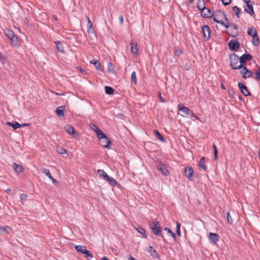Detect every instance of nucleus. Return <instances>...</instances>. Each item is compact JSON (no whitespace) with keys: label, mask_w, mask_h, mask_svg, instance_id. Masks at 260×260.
I'll list each match as a JSON object with an SVG mask.
<instances>
[{"label":"nucleus","mask_w":260,"mask_h":260,"mask_svg":"<svg viewBox=\"0 0 260 260\" xmlns=\"http://www.w3.org/2000/svg\"><path fill=\"white\" fill-rule=\"evenodd\" d=\"M213 19L215 22L224 26L226 28H228L230 26L228 18L224 12L218 11L213 16Z\"/></svg>","instance_id":"f257e3e1"},{"label":"nucleus","mask_w":260,"mask_h":260,"mask_svg":"<svg viewBox=\"0 0 260 260\" xmlns=\"http://www.w3.org/2000/svg\"><path fill=\"white\" fill-rule=\"evenodd\" d=\"M230 66L233 70H239L242 67L239 57L235 53L230 56Z\"/></svg>","instance_id":"f03ea898"},{"label":"nucleus","mask_w":260,"mask_h":260,"mask_svg":"<svg viewBox=\"0 0 260 260\" xmlns=\"http://www.w3.org/2000/svg\"><path fill=\"white\" fill-rule=\"evenodd\" d=\"M98 173L104 180L107 181L111 186H116L117 184V181L113 178L109 177L104 170H98Z\"/></svg>","instance_id":"7ed1b4c3"},{"label":"nucleus","mask_w":260,"mask_h":260,"mask_svg":"<svg viewBox=\"0 0 260 260\" xmlns=\"http://www.w3.org/2000/svg\"><path fill=\"white\" fill-rule=\"evenodd\" d=\"M96 135L98 138L101 140V142H104L105 140L106 144H103V146L105 148L109 149L110 148V145L111 144V141L108 139L106 134H105L101 129L98 131Z\"/></svg>","instance_id":"20e7f679"},{"label":"nucleus","mask_w":260,"mask_h":260,"mask_svg":"<svg viewBox=\"0 0 260 260\" xmlns=\"http://www.w3.org/2000/svg\"><path fill=\"white\" fill-rule=\"evenodd\" d=\"M152 226L151 229L153 233L156 235L160 236L163 239H164V236L161 234V228L159 223L156 219L152 220Z\"/></svg>","instance_id":"39448f33"},{"label":"nucleus","mask_w":260,"mask_h":260,"mask_svg":"<svg viewBox=\"0 0 260 260\" xmlns=\"http://www.w3.org/2000/svg\"><path fill=\"white\" fill-rule=\"evenodd\" d=\"M5 35L8 37L11 42V43L14 46H16L18 44V38L14 32L11 30H6L5 31Z\"/></svg>","instance_id":"423d86ee"},{"label":"nucleus","mask_w":260,"mask_h":260,"mask_svg":"<svg viewBox=\"0 0 260 260\" xmlns=\"http://www.w3.org/2000/svg\"><path fill=\"white\" fill-rule=\"evenodd\" d=\"M75 248L78 252L86 254L87 257H92V254L90 251L87 250L85 246L83 245H76Z\"/></svg>","instance_id":"0eeeda50"},{"label":"nucleus","mask_w":260,"mask_h":260,"mask_svg":"<svg viewBox=\"0 0 260 260\" xmlns=\"http://www.w3.org/2000/svg\"><path fill=\"white\" fill-rule=\"evenodd\" d=\"M229 49L232 51H238L240 47V43L237 40H232L228 43Z\"/></svg>","instance_id":"6e6552de"},{"label":"nucleus","mask_w":260,"mask_h":260,"mask_svg":"<svg viewBox=\"0 0 260 260\" xmlns=\"http://www.w3.org/2000/svg\"><path fill=\"white\" fill-rule=\"evenodd\" d=\"M246 6H244V11L249 13L251 16L254 14L252 3L250 1H244Z\"/></svg>","instance_id":"1a4fd4ad"},{"label":"nucleus","mask_w":260,"mask_h":260,"mask_svg":"<svg viewBox=\"0 0 260 260\" xmlns=\"http://www.w3.org/2000/svg\"><path fill=\"white\" fill-rule=\"evenodd\" d=\"M208 238L210 243L216 244L217 242L219 241V236L218 234L213 233L209 234Z\"/></svg>","instance_id":"9d476101"},{"label":"nucleus","mask_w":260,"mask_h":260,"mask_svg":"<svg viewBox=\"0 0 260 260\" xmlns=\"http://www.w3.org/2000/svg\"><path fill=\"white\" fill-rule=\"evenodd\" d=\"M157 169L162 173V175L165 176H168L169 175V172L167 166L161 162H159L157 165Z\"/></svg>","instance_id":"9b49d317"},{"label":"nucleus","mask_w":260,"mask_h":260,"mask_svg":"<svg viewBox=\"0 0 260 260\" xmlns=\"http://www.w3.org/2000/svg\"><path fill=\"white\" fill-rule=\"evenodd\" d=\"M177 109L178 111L182 112L186 115L189 116L190 114L191 111L190 110V109L188 107H185L182 104H179L178 105Z\"/></svg>","instance_id":"f8f14e48"},{"label":"nucleus","mask_w":260,"mask_h":260,"mask_svg":"<svg viewBox=\"0 0 260 260\" xmlns=\"http://www.w3.org/2000/svg\"><path fill=\"white\" fill-rule=\"evenodd\" d=\"M203 35L205 39L208 40L210 37V28L208 25H204L202 27Z\"/></svg>","instance_id":"ddd939ff"},{"label":"nucleus","mask_w":260,"mask_h":260,"mask_svg":"<svg viewBox=\"0 0 260 260\" xmlns=\"http://www.w3.org/2000/svg\"><path fill=\"white\" fill-rule=\"evenodd\" d=\"M238 87L242 93V94L245 96H248L250 95V92L248 89V88L242 83H238Z\"/></svg>","instance_id":"4468645a"},{"label":"nucleus","mask_w":260,"mask_h":260,"mask_svg":"<svg viewBox=\"0 0 260 260\" xmlns=\"http://www.w3.org/2000/svg\"><path fill=\"white\" fill-rule=\"evenodd\" d=\"M201 14L204 18H211L213 16L210 10L206 7L201 10Z\"/></svg>","instance_id":"2eb2a0df"},{"label":"nucleus","mask_w":260,"mask_h":260,"mask_svg":"<svg viewBox=\"0 0 260 260\" xmlns=\"http://www.w3.org/2000/svg\"><path fill=\"white\" fill-rule=\"evenodd\" d=\"M193 173L194 171L192 167L185 168L184 170V175L189 180H192V177Z\"/></svg>","instance_id":"dca6fc26"},{"label":"nucleus","mask_w":260,"mask_h":260,"mask_svg":"<svg viewBox=\"0 0 260 260\" xmlns=\"http://www.w3.org/2000/svg\"><path fill=\"white\" fill-rule=\"evenodd\" d=\"M240 58L241 63L242 65L247 61H250L252 59V56L249 54H243Z\"/></svg>","instance_id":"f3484780"},{"label":"nucleus","mask_w":260,"mask_h":260,"mask_svg":"<svg viewBox=\"0 0 260 260\" xmlns=\"http://www.w3.org/2000/svg\"><path fill=\"white\" fill-rule=\"evenodd\" d=\"M130 46L131 52L135 54H137L138 51L137 43L133 41L131 42Z\"/></svg>","instance_id":"a211bd4d"},{"label":"nucleus","mask_w":260,"mask_h":260,"mask_svg":"<svg viewBox=\"0 0 260 260\" xmlns=\"http://www.w3.org/2000/svg\"><path fill=\"white\" fill-rule=\"evenodd\" d=\"M198 166L200 169H203L204 171H207V167H206L205 159L204 157H202L200 159L199 162Z\"/></svg>","instance_id":"6ab92c4d"},{"label":"nucleus","mask_w":260,"mask_h":260,"mask_svg":"<svg viewBox=\"0 0 260 260\" xmlns=\"http://www.w3.org/2000/svg\"><path fill=\"white\" fill-rule=\"evenodd\" d=\"M90 63L94 65L96 70L101 71H102V68L101 66V63L97 60H92L90 61Z\"/></svg>","instance_id":"aec40b11"},{"label":"nucleus","mask_w":260,"mask_h":260,"mask_svg":"<svg viewBox=\"0 0 260 260\" xmlns=\"http://www.w3.org/2000/svg\"><path fill=\"white\" fill-rule=\"evenodd\" d=\"M12 167L13 169L17 173H21L23 170L22 166L19 165H17L15 162L12 164Z\"/></svg>","instance_id":"412c9836"},{"label":"nucleus","mask_w":260,"mask_h":260,"mask_svg":"<svg viewBox=\"0 0 260 260\" xmlns=\"http://www.w3.org/2000/svg\"><path fill=\"white\" fill-rule=\"evenodd\" d=\"M247 34L251 37L256 36V35H257L256 29L253 26H251L248 29Z\"/></svg>","instance_id":"4be33fe9"},{"label":"nucleus","mask_w":260,"mask_h":260,"mask_svg":"<svg viewBox=\"0 0 260 260\" xmlns=\"http://www.w3.org/2000/svg\"><path fill=\"white\" fill-rule=\"evenodd\" d=\"M243 70L245 71L244 76H242L244 79L250 78L252 76V72L248 70L246 67L243 68Z\"/></svg>","instance_id":"5701e85b"},{"label":"nucleus","mask_w":260,"mask_h":260,"mask_svg":"<svg viewBox=\"0 0 260 260\" xmlns=\"http://www.w3.org/2000/svg\"><path fill=\"white\" fill-rule=\"evenodd\" d=\"M229 26L232 27L234 28V29L236 30L235 31H233L232 33L229 34V35H230V36L232 37H235L238 35V27L237 25L235 23H231V24H230Z\"/></svg>","instance_id":"b1692460"},{"label":"nucleus","mask_w":260,"mask_h":260,"mask_svg":"<svg viewBox=\"0 0 260 260\" xmlns=\"http://www.w3.org/2000/svg\"><path fill=\"white\" fill-rule=\"evenodd\" d=\"M55 44H56V49L58 51L61 53H64V51L63 50V47L62 46V43L60 41H56L55 42Z\"/></svg>","instance_id":"393cba45"},{"label":"nucleus","mask_w":260,"mask_h":260,"mask_svg":"<svg viewBox=\"0 0 260 260\" xmlns=\"http://www.w3.org/2000/svg\"><path fill=\"white\" fill-rule=\"evenodd\" d=\"M65 131L69 134L72 135L75 133V129L74 127L71 125H67L64 127Z\"/></svg>","instance_id":"a878e982"},{"label":"nucleus","mask_w":260,"mask_h":260,"mask_svg":"<svg viewBox=\"0 0 260 260\" xmlns=\"http://www.w3.org/2000/svg\"><path fill=\"white\" fill-rule=\"evenodd\" d=\"M65 109L64 107L60 106L57 108L56 112L58 116H64V110Z\"/></svg>","instance_id":"bb28decb"},{"label":"nucleus","mask_w":260,"mask_h":260,"mask_svg":"<svg viewBox=\"0 0 260 260\" xmlns=\"http://www.w3.org/2000/svg\"><path fill=\"white\" fill-rule=\"evenodd\" d=\"M149 251L151 255L153 257H158L159 254L157 253L156 251L152 247L149 246Z\"/></svg>","instance_id":"cd10ccee"},{"label":"nucleus","mask_w":260,"mask_h":260,"mask_svg":"<svg viewBox=\"0 0 260 260\" xmlns=\"http://www.w3.org/2000/svg\"><path fill=\"white\" fill-rule=\"evenodd\" d=\"M205 4L204 0H198L197 3V8L199 10H201L205 8Z\"/></svg>","instance_id":"c85d7f7f"},{"label":"nucleus","mask_w":260,"mask_h":260,"mask_svg":"<svg viewBox=\"0 0 260 260\" xmlns=\"http://www.w3.org/2000/svg\"><path fill=\"white\" fill-rule=\"evenodd\" d=\"M11 228L8 226H0V233L6 232L7 234L10 233Z\"/></svg>","instance_id":"c756f323"},{"label":"nucleus","mask_w":260,"mask_h":260,"mask_svg":"<svg viewBox=\"0 0 260 260\" xmlns=\"http://www.w3.org/2000/svg\"><path fill=\"white\" fill-rule=\"evenodd\" d=\"M252 37V41L253 45H254L255 46H258L259 44V41L257 35H256V36H254Z\"/></svg>","instance_id":"7c9ffc66"},{"label":"nucleus","mask_w":260,"mask_h":260,"mask_svg":"<svg viewBox=\"0 0 260 260\" xmlns=\"http://www.w3.org/2000/svg\"><path fill=\"white\" fill-rule=\"evenodd\" d=\"M105 92L107 94L111 95L114 93V90L112 87H111L110 86H105Z\"/></svg>","instance_id":"2f4dec72"},{"label":"nucleus","mask_w":260,"mask_h":260,"mask_svg":"<svg viewBox=\"0 0 260 260\" xmlns=\"http://www.w3.org/2000/svg\"><path fill=\"white\" fill-rule=\"evenodd\" d=\"M154 133L157 136V138L162 142H165V138L162 136V135L159 133V132L157 130L154 131Z\"/></svg>","instance_id":"473e14b6"},{"label":"nucleus","mask_w":260,"mask_h":260,"mask_svg":"<svg viewBox=\"0 0 260 260\" xmlns=\"http://www.w3.org/2000/svg\"><path fill=\"white\" fill-rule=\"evenodd\" d=\"M107 72L109 73H114V66L113 65V63L111 62L108 63L107 66Z\"/></svg>","instance_id":"72a5a7b5"},{"label":"nucleus","mask_w":260,"mask_h":260,"mask_svg":"<svg viewBox=\"0 0 260 260\" xmlns=\"http://www.w3.org/2000/svg\"><path fill=\"white\" fill-rule=\"evenodd\" d=\"M131 82L135 84H137V76L135 72H133L131 75Z\"/></svg>","instance_id":"f704fd0d"},{"label":"nucleus","mask_w":260,"mask_h":260,"mask_svg":"<svg viewBox=\"0 0 260 260\" xmlns=\"http://www.w3.org/2000/svg\"><path fill=\"white\" fill-rule=\"evenodd\" d=\"M41 171L42 172L44 173L48 178L51 177V174L48 169L45 168H41Z\"/></svg>","instance_id":"c9c22d12"},{"label":"nucleus","mask_w":260,"mask_h":260,"mask_svg":"<svg viewBox=\"0 0 260 260\" xmlns=\"http://www.w3.org/2000/svg\"><path fill=\"white\" fill-rule=\"evenodd\" d=\"M56 151L58 153L61 154H66L67 152V150L64 148H63L61 147H57Z\"/></svg>","instance_id":"e433bc0d"},{"label":"nucleus","mask_w":260,"mask_h":260,"mask_svg":"<svg viewBox=\"0 0 260 260\" xmlns=\"http://www.w3.org/2000/svg\"><path fill=\"white\" fill-rule=\"evenodd\" d=\"M213 153H214V159L216 160L217 159V153L218 150L215 144L213 145Z\"/></svg>","instance_id":"4c0bfd02"},{"label":"nucleus","mask_w":260,"mask_h":260,"mask_svg":"<svg viewBox=\"0 0 260 260\" xmlns=\"http://www.w3.org/2000/svg\"><path fill=\"white\" fill-rule=\"evenodd\" d=\"M233 11L235 12L238 18H239L240 9L237 6H234L232 8Z\"/></svg>","instance_id":"58836bf2"},{"label":"nucleus","mask_w":260,"mask_h":260,"mask_svg":"<svg viewBox=\"0 0 260 260\" xmlns=\"http://www.w3.org/2000/svg\"><path fill=\"white\" fill-rule=\"evenodd\" d=\"M27 198L26 194L22 193L20 195V200L22 204H24V202L26 201Z\"/></svg>","instance_id":"ea45409f"},{"label":"nucleus","mask_w":260,"mask_h":260,"mask_svg":"<svg viewBox=\"0 0 260 260\" xmlns=\"http://www.w3.org/2000/svg\"><path fill=\"white\" fill-rule=\"evenodd\" d=\"M228 94L230 97L231 98H233L234 94H235V91L233 88H230L228 89Z\"/></svg>","instance_id":"a19ab883"},{"label":"nucleus","mask_w":260,"mask_h":260,"mask_svg":"<svg viewBox=\"0 0 260 260\" xmlns=\"http://www.w3.org/2000/svg\"><path fill=\"white\" fill-rule=\"evenodd\" d=\"M90 128L93 130L94 131L96 134L98 133V131H100V129L97 126H96L94 124H90Z\"/></svg>","instance_id":"79ce46f5"},{"label":"nucleus","mask_w":260,"mask_h":260,"mask_svg":"<svg viewBox=\"0 0 260 260\" xmlns=\"http://www.w3.org/2000/svg\"><path fill=\"white\" fill-rule=\"evenodd\" d=\"M137 231L142 235H145L146 231L141 226H138L137 229Z\"/></svg>","instance_id":"37998d69"},{"label":"nucleus","mask_w":260,"mask_h":260,"mask_svg":"<svg viewBox=\"0 0 260 260\" xmlns=\"http://www.w3.org/2000/svg\"><path fill=\"white\" fill-rule=\"evenodd\" d=\"M180 226L181 224L179 222H177L176 223V233L179 236H181V232H180Z\"/></svg>","instance_id":"c03bdc74"},{"label":"nucleus","mask_w":260,"mask_h":260,"mask_svg":"<svg viewBox=\"0 0 260 260\" xmlns=\"http://www.w3.org/2000/svg\"><path fill=\"white\" fill-rule=\"evenodd\" d=\"M165 230L167 231L168 233L171 234V236L174 239H176V235L175 234L172 232V231L168 228H165Z\"/></svg>","instance_id":"a18cd8bd"},{"label":"nucleus","mask_w":260,"mask_h":260,"mask_svg":"<svg viewBox=\"0 0 260 260\" xmlns=\"http://www.w3.org/2000/svg\"><path fill=\"white\" fill-rule=\"evenodd\" d=\"M87 27L88 31H89L92 28V23L89 18H87Z\"/></svg>","instance_id":"49530a36"},{"label":"nucleus","mask_w":260,"mask_h":260,"mask_svg":"<svg viewBox=\"0 0 260 260\" xmlns=\"http://www.w3.org/2000/svg\"><path fill=\"white\" fill-rule=\"evenodd\" d=\"M182 53V52L181 50L179 49L176 48L174 51V54L176 56H179Z\"/></svg>","instance_id":"de8ad7c7"},{"label":"nucleus","mask_w":260,"mask_h":260,"mask_svg":"<svg viewBox=\"0 0 260 260\" xmlns=\"http://www.w3.org/2000/svg\"><path fill=\"white\" fill-rule=\"evenodd\" d=\"M0 60L3 63H5L6 60V56L2 53H0Z\"/></svg>","instance_id":"09e8293b"},{"label":"nucleus","mask_w":260,"mask_h":260,"mask_svg":"<svg viewBox=\"0 0 260 260\" xmlns=\"http://www.w3.org/2000/svg\"><path fill=\"white\" fill-rule=\"evenodd\" d=\"M12 127L14 129H16L17 128L20 127V124L18 122H15L13 124Z\"/></svg>","instance_id":"8fccbe9b"},{"label":"nucleus","mask_w":260,"mask_h":260,"mask_svg":"<svg viewBox=\"0 0 260 260\" xmlns=\"http://www.w3.org/2000/svg\"><path fill=\"white\" fill-rule=\"evenodd\" d=\"M226 219H227L228 221L229 222H230V223H232L233 221V219H232V217H231V215H230L229 212H228L227 213Z\"/></svg>","instance_id":"3c124183"},{"label":"nucleus","mask_w":260,"mask_h":260,"mask_svg":"<svg viewBox=\"0 0 260 260\" xmlns=\"http://www.w3.org/2000/svg\"><path fill=\"white\" fill-rule=\"evenodd\" d=\"M222 4L224 6L229 5L231 3V0H221Z\"/></svg>","instance_id":"603ef678"},{"label":"nucleus","mask_w":260,"mask_h":260,"mask_svg":"<svg viewBox=\"0 0 260 260\" xmlns=\"http://www.w3.org/2000/svg\"><path fill=\"white\" fill-rule=\"evenodd\" d=\"M255 75L256 80H260V68H259L258 71L255 72Z\"/></svg>","instance_id":"864d4df0"},{"label":"nucleus","mask_w":260,"mask_h":260,"mask_svg":"<svg viewBox=\"0 0 260 260\" xmlns=\"http://www.w3.org/2000/svg\"><path fill=\"white\" fill-rule=\"evenodd\" d=\"M157 95H158L159 99L161 101V102H163V103L166 102V101L162 98L160 92H158L157 93Z\"/></svg>","instance_id":"5fc2aeb1"},{"label":"nucleus","mask_w":260,"mask_h":260,"mask_svg":"<svg viewBox=\"0 0 260 260\" xmlns=\"http://www.w3.org/2000/svg\"><path fill=\"white\" fill-rule=\"evenodd\" d=\"M189 116H190L191 117H193L196 119H198V120L199 119V117L198 116H197L196 115H195V114L192 111H191L190 114Z\"/></svg>","instance_id":"6e6d98bb"},{"label":"nucleus","mask_w":260,"mask_h":260,"mask_svg":"<svg viewBox=\"0 0 260 260\" xmlns=\"http://www.w3.org/2000/svg\"><path fill=\"white\" fill-rule=\"evenodd\" d=\"M119 21H120V23L121 25H123V16H120L119 18Z\"/></svg>","instance_id":"4d7b16f0"},{"label":"nucleus","mask_w":260,"mask_h":260,"mask_svg":"<svg viewBox=\"0 0 260 260\" xmlns=\"http://www.w3.org/2000/svg\"><path fill=\"white\" fill-rule=\"evenodd\" d=\"M244 67H246L244 66V65H242V67L241 68H240V69H241L240 74L242 75V76H244V72H245V71L243 70V68H244Z\"/></svg>","instance_id":"13d9d810"},{"label":"nucleus","mask_w":260,"mask_h":260,"mask_svg":"<svg viewBox=\"0 0 260 260\" xmlns=\"http://www.w3.org/2000/svg\"><path fill=\"white\" fill-rule=\"evenodd\" d=\"M77 70H78L80 71H81V72L83 74H85V71L84 70H82L81 67H80V66L77 67Z\"/></svg>","instance_id":"bf43d9fd"},{"label":"nucleus","mask_w":260,"mask_h":260,"mask_svg":"<svg viewBox=\"0 0 260 260\" xmlns=\"http://www.w3.org/2000/svg\"><path fill=\"white\" fill-rule=\"evenodd\" d=\"M49 178L52 181L53 183H55L56 182V180L53 177L52 175L51 177H50Z\"/></svg>","instance_id":"052dcab7"},{"label":"nucleus","mask_w":260,"mask_h":260,"mask_svg":"<svg viewBox=\"0 0 260 260\" xmlns=\"http://www.w3.org/2000/svg\"><path fill=\"white\" fill-rule=\"evenodd\" d=\"M6 192H7L8 194H11L12 189H11V188H8V189L6 190Z\"/></svg>","instance_id":"680f3d73"},{"label":"nucleus","mask_w":260,"mask_h":260,"mask_svg":"<svg viewBox=\"0 0 260 260\" xmlns=\"http://www.w3.org/2000/svg\"><path fill=\"white\" fill-rule=\"evenodd\" d=\"M29 125H30L29 123H24V124H20V127H24V126H28Z\"/></svg>","instance_id":"e2e57ef3"},{"label":"nucleus","mask_w":260,"mask_h":260,"mask_svg":"<svg viewBox=\"0 0 260 260\" xmlns=\"http://www.w3.org/2000/svg\"><path fill=\"white\" fill-rule=\"evenodd\" d=\"M13 124L12 123H11V122H7L6 123V125H8V126H11L12 127V125H13Z\"/></svg>","instance_id":"0e129e2a"},{"label":"nucleus","mask_w":260,"mask_h":260,"mask_svg":"<svg viewBox=\"0 0 260 260\" xmlns=\"http://www.w3.org/2000/svg\"><path fill=\"white\" fill-rule=\"evenodd\" d=\"M102 260H109L107 257L104 256L102 258Z\"/></svg>","instance_id":"69168bd1"},{"label":"nucleus","mask_w":260,"mask_h":260,"mask_svg":"<svg viewBox=\"0 0 260 260\" xmlns=\"http://www.w3.org/2000/svg\"><path fill=\"white\" fill-rule=\"evenodd\" d=\"M130 260H136V259H135L133 256H132L131 255L129 256V257L128 258Z\"/></svg>","instance_id":"338daca9"},{"label":"nucleus","mask_w":260,"mask_h":260,"mask_svg":"<svg viewBox=\"0 0 260 260\" xmlns=\"http://www.w3.org/2000/svg\"><path fill=\"white\" fill-rule=\"evenodd\" d=\"M53 18H54L55 20H57V16L56 15H53Z\"/></svg>","instance_id":"774afa93"}]
</instances>
